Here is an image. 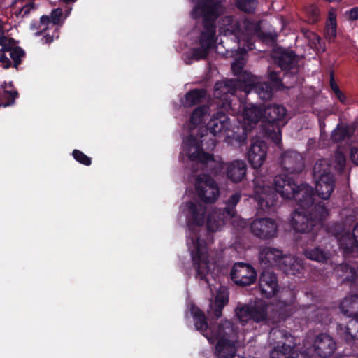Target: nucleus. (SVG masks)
<instances>
[{
    "mask_svg": "<svg viewBox=\"0 0 358 358\" xmlns=\"http://www.w3.org/2000/svg\"><path fill=\"white\" fill-rule=\"evenodd\" d=\"M290 179L277 176L272 189L264 176H255L252 180L255 199L263 210L276 206L279 196L294 200L299 207L292 214L291 226L299 233H309L313 229V187L307 183L296 184Z\"/></svg>",
    "mask_w": 358,
    "mask_h": 358,
    "instance_id": "f257e3e1",
    "label": "nucleus"
},
{
    "mask_svg": "<svg viewBox=\"0 0 358 358\" xmlns=\"http://www.w3.org/2000/svg\"><path fill=\"white\" fill-rule=\"evenodd\" d=\"M186 206L188 210L187 225L189 231L187 244L196 272V278L208 282L207 275L210 272V266L206 243L204 239H201L196 231V227H202L205 224L207 209L203 205L192 201L187 202Z\"/></svg>",
    "mask_w": 358,
    "mask_h": 358,
    "instance_id": "f03ea898",
    "label": "nucleus"
},
{
    "mask_svg": "<svg viewBox=\"0 0 358 358\" xmlns=\"http://www.w3.org/2000/svg\"><path fill=\"white\" fill-rule=\"evenodd\" d=\"M230 127V119L226 113L222 110L214 113L210 117L206 127H201L198 129L199 138L189 134L184 138L182 143V151L190 161L200 162L202 164H207L214 161L213 155L205 152L203 148V139L208 132L213 137L222 132L229 130Z\"/></svg>",
    "mask_w": 358,
    "mask_h": 358,
    "instance_id": "7ed1b4c3",
    "label": "nucleus"
},
{
    "mask_svg": "<svg viewBox=\"0 0 358 358\" xmlns=\"http://www.w3.org/2000/svg\"><path fill=\"white\" fill-rule=\"evenodd\" d=\"M245 62L243 58L236 59L231 64V69L234 75L236 77L234 79L217 81L214 86L213 95L217 99V106L221 109L228 110L231 108V97L234 96L238 90L241 91L245 85H251V79L254 75L244 69Z\"/></svg>",
    "mask_w": 358,
    "mask_h": 358,
    "instance_id": "20e7f679",
    "label": "nucleus"
},
{
    "mask_svg": "<svg viewBox=\"0 0 358 358\" xmlns=\"http://www.w3.org/2000/svg\"><path fill=\"white\" fill-rule=\"evenodd\" d=\"M265 134L279 145L282 143L281 129L285 125L286 108L282 105L268 104L264 106Z\"/></svg>",
    "mask_w": 358,
    "mask_h": 358,
    "instance_id": "39448f33",
    "label": "nucleus"
},
{
    "mask_svg": "<svg viewBox=\"0 0 358 358\" xmlns=\"http://www.w3.org/2000/svg\"><path fill=\"white\" fill-rule=\"evenodd\" d=\"M280 166L284 173L275 176L273 180H275L277 176H279V179L291 178L290 180L299 184L293 177L289 176V175H299L302 173L305 169L304 159L299 152L292 150L283 152L280 155ZM270 187L272 189L275 188L274 180H273V186Z\"/></svg>",
    "mask_w": 358,
    "mask_h": 358,
    "instance_id": "423d86ee",
    "label": "nucleus"
},
{
    "mask_svg": "<svg viewBox=\"0 0 358 358\" xmlns=\"http://www.w3.org/2000/svg\"><path fill=\"white\" fill-rule=\"evenodd\" d=\"M195 190L200 200L206 203L215 202L220 194L216 181L208 174L199 175L196 177Z\"/></svg>",
    "mask_w": 358,
    "mask_h": 358,
    "instance_id": "0eeeda50",
    "label": "nucleus"
},
{
    "mask_svg": "<svg viewBox=\"0 0 358 358\" xmlns=\"http://www.w3.org/2000/svg\"><path fill=\"white\" fill-rule=\"evenodd\" d=\"M230 279L237 286L245 287L255 283L257 273L254 267L245 262H235L232 266Z\"/></svg>",
    "mask_w": 358,
    "mask_h": 358,
    "instance_id": "6e6552de",
    "label": "nucleus"
},
{
    "mask_svg": "<svg viewBox=\"0 0 358 358\" xmlns=\"http://www.w3.org/2000/svg\"><path fill=\"white\" fill-rule=\"evenodd\" d=\"M224 10L223 4L219 0H198L191 12V16L194 20L201 17L218 19Z\"/></svg>",
    "mask_w": 358,
    "mask_h": 358,
    "instance_id": "1a4fd4ad",
    "label": "nucleus"
},
{
    "mask_svg": "<svg viewBox=\"0 0 358 358\" xmlns=\"http://www.w3.org/2000/svg\"><path fill=\"white\" fill-rule=\"evenodd\" d=\"M258 285L261 296L266 299H271L279 291L277 275L271 269L262 270L259 278Z\"/></svg>",
    "mask_w": 358,
    "mask_h": 358,
    "instance_id": "9d476101",
    "label": "nucleus"
},
{
    "mask_svg": "<svg viewBox=\"0 0 358 358\" xmlns=\"http://www.w3.org/2000/svg\"><path fill=\"white\" fill-rule=\"evenodd\" d=\"M252 234L261 239H269L277 234L278 226L274 220L271 218H259L250 224Z\"/></svg>",
    "mask_w": 358,
    "mask_h": 358,
    "instance_id": "9b49d317",
    "label": "nucleus"
},
{
    "mask_svg": "<svg viewBox=\"0 0 358 358\" xmlns=\"http://www.w3.org/2000/svg\"><path fill=\"white\" fill-rule=\"evenodd\" d=\"M329 230L338 240L340 247L345 252H350L357 247L355 236H351L349 229H347L343 224H335L330 227Z\"/></svg>",
    "mask_w": 358,
    "mask_h": 358,
    "instance_id": "f8f14e48",
    "label": "nucleus"
},
{
    "mask_svg": "<svg viewBox=\"0 0 358 358\" xmlns=\"http://www.w3.org/2000/svg\"><path fill=\"white\" fill-rule=\"evenodd\" d=\"M266 155L267 145L262 140H257L252 143L247 153L248 162L255 169L259 168L263 164Z\"/></svg>",
    "mask_w": 358,
    "mask_h": 358,
    "instance_id": "ddd939ff",
    "label": "nucleus"
},
{
    "mask_svg": "<svg viewBox=\"0 0 358 358\" xmlns=\"http://www.w3.org/2000/svg\"><path fill=\"white\" fill-rule=\"evenodd\" d=\"M250 80L251 85L248 83L245 85V87L241 91L247 94L254 92L264 101H267L272 98L273 92L275 90L271 86L268 82H262L258 77L255 76Z\"/></svg>",
    "mask_w": 358,
    "mask_h": 358,
    "instance_id": "4468645a",
    "label": "nucleus"
},
{
    "mask_svg": "<svg viewBox=\"0 0 358 358\" xmlns=\"http://www.w3.org/2000/svg\"><path fill=\"white\" fill-rule=\"evenodd\" d=\"M336 349L334 339L327 334H320L315 338V354L326 358L332 355Z\"/></svg>",
    "mask_w": 358,
    "mask_h": 358,
    "instance_id": "2eb2a0df",
    "label": "nucleus"
},
{
    "mask_svg": "<svg viewBox=\"0 0 358 358\" xmlns=\"http://www.w3.org/2000/svg\"><path fill=\"white\" fill-rule=\"evenodd\" d=\"M335 181L330 173L324 170V173L315 182V194L324 200L329 199L334 189Z\"/></svg>",
    "mask_w": 358,
    "mask_h": 358,
    "instance_id": "dca6fc26",
    "label": "nucleus"
},
{
    "mask_svg": "<svg viewBox=\"0 0 358 358\" xmlns=\"http://www.w3.org/2000/svg\"><path fill=\"white\" fill-rule=\"evenodd\" d=\"M282 256V251L271 247H264L259 252V263L263 269L276 266Z\"/></svg>",
    "mask_w": 358,
    "mask_h": 358,
    "instance_id": "f3484780",
    "label": "nucleus"
},
{
    "mask_svg": "<svg viewBox=\"0 0 358 358\" xmlns=\"http://www.w3.org/2000/svg\"><path fill=\"white\" fill-rule=\"evenodd\" d=\"M276 267L286 275H295L303 269L301 260L292 255L282 254Z\"/></svg>",
    "mask_w": 358,
    "mask_h": 358,
    "instance_id": "a211bd4d",
    "label": "nucleus"
},
{
    "mask_svg": "<svg viewBox=\"0 0 358 358\" xmlns=\"http://www.w3.org/2000/svg\"><path fill=\"white\" fill-rule=\"evenodd\" d=\"M247 165L245 161L241 159L234 160L227 164V178L234 183H238L245 177Z\"/></svg>",
    "mask_w": 358,
    "mask_h": 358,
    "instance_id": "6ab92c4d",
    "label": "nucleus"
},
{
    "mask_svg": "<svg viewBox=\"0 0 358 358\" xmlns=\"http://www.w3.org/2000/svg\"><path fill=\"white\" fill-rule=\"evenodd\" d=\"M229 298V289L226 287H220L217 290L213 303L211 306L213 316L215 319L221 317L224 307L228 304Z\"/></svg>",
    "mask_w": 358,
    "mask_h": 358,
    "instance_id": "aec40b11",
    "label": "nucleus"
},
{
    "mask_svg": "<svg viewBox=\"0 0 358 358\" xmlns=\"http://www.w3.org/2000/svg\"><path fill=\"white\" fill-rule=\"evenodd\" d=\"M277 63L284 72V79L289 73H295L296 71H291L296 62V54L293 51L283 50L280 52L276 58Z\"/></svg>",
    "mask_w": 358,
    "mask_h": 358,
    "instance_id": "412c9836",
    "label": "nucleus"
},
{
    "mask_svg": "<svg viewBox=\"0 0 358 358\" xmlns=\"http://www.w3.org/2000/svg\"><path fill=\"white\" fill-rule=\"evenodd\" d=\"M236 354V349L231 339L218 340L215 348V355L217 358H234Z\"/></svg>",
    "mask_w": 358,
    "mask_h": 358,
    "instance_id": "4be33fe9",
    "label": "nucleus"
},
{
    "mask_svg": "<svg viewBox=\"0 0 358 358\" xmlns=\"http://www.w3.org/2000/svg\"><path fill=\"white\" fill-rule=\"evenodd\" d=\"M337 278L341 282H352L358 283V268L357 271L352 265L342 264L334 268Z\"/></svg>",
    "mask_w": 358,
    "mask_h": 358,
    "instance_id": "5701e85b",
    "label": "nucleus"
},
{
    "mask_svg": "<svg viewBox=\"0 0 358 358\" xmlns=\"http://www.w3.org/2000/svg\"><path fill=\"white\" fill-rule=\"evenodd\" d=\"M341 311L349 317L358 318V294L345 297L340 303Z\"/></svg>",
    "mask_w": 358,
    "mask_h": 358,
    "instance_id": "b1692460",
    "label": "nucleus"
},
{
    "mask_svg": "<svg viewBox=\"0 0 358 358\" xmlns=\"http://www.w3.org/2000/svg\"><path fill=\"white\" fill-rule=\"evenodd\" d=\"M224 215L220 210H215L209 213L205 220L207 230L209 232H215L220 230L225 224Z\"/></svg>",
    "mask_w": 358,
    "mask_h": 358,
    "instance_id": "393cba45",
    "label": "nucleus"
},
{
    "mask_svg": "<svg viewBox=\"0 0 358 358\" xmlns=\"http://www.w3.org/2000/svg\"><path fill=\"white\" fill-rule=\"evenodd\" d=\"M337 34V20L336 10L330 8L328 12V17L324 28V36L326 39L332 43L334 41Z\"/></svg>",
    "mask_w": 358,
    "mask_h": 358,
    "instance_id": "a878e982",
    "label": "nucleus"
},
{
    "mask_svg": "<svg viewBox=\"0 0 358 358\" xmlns=\"http://www.w3.org/2000/svg\"><path fill=\"white\" fill-rule=\"evenodd\" d=\"M271 358H298L299 352L295 346L283 343L278 345L270 352Z\"/></svg>",
    "mask_w": 358,
    "mask_h": 358,
    "instance_id": "bb28decb",
    "label": "nucleus"
},
{
    "mask_svg": "<svg viewBox=\"0 0 358 358\" xmlns=\"http://www.w3.org/2000/svg\"><path fill=\"white\" fill-rule=\"evenodd\" d=\"M206 96L205 89H193L188 91L182 101L185 107H192L201 103Z\"/></svg>",
    "mask_w": 358,
    "mask_h": 358,
    "instance_id": "cd10ccee",
    "label": "nucleus"
},
{
    "mask_svg": "<svg viewBox=\"0 0 358 358\" xmlns=\"http://www.w3.org/2000/svg\"><path fill=\"white\" fill-rule=\"evenodd\" d=\"M236 335V332L233 324L227 320L219 324L214 332V336L218 340L222 338H234Z\"/></svg>",
    "mask_w": 358,
    "mask_h": 358,
    "instance_id": "c85d7f7f",
    "label": "nucleus"
},
{
    "mask_svg": "<svg viewBox=\"0 0 358 358\" xmlns=\"http://www.w3.org/2000/svg\"><path fill=\"white\" fill-rule=\"evenodd\" d=\"M247 129L245 127H235L231 134H227V141L234 145L241 146L247 140Z\"/></svg>",
    "mask_w": 358,
    "mask_h": 358,
    "instance_id": "c756f323",
    "label": "nucleus"
},
{
    "mask_svg": "<svg viewBox=\"0 0 358 358\" xmlns=\"http://www.w3.org/2000/svg\"><path fill=\"white\" fill-rule=\"evenodd\" d=\"M263 111L264 107L252 106L243 110V116L244 120L250 124H256L260 120L264 123V112Z\"/></svg>",
    "mask_w": 358,
    "mask_h": 358,
    "instance_id": "7c9ffc66",
    "label": "nucleus"
},
{
    "mask_svg": "<svg viewBox=\"0 0 358 358\" xmlns=\"http://www.w3.org/2000/svg\"><path fill=\"white\" fill-rule=\"evenodd\" d=\"M191 313L193 316L194 326L196 330L204 335V331L208 329L207 317L205 313L195 306H192Z\"/></svg>",
    "mask_w": 358,
    "mask_h": 358,
    "instance_id": "2f4dec72",
    "label": "nucleus"
},
{
    "mask_svg": "<svg viewBox=\"0 0 358 358\" xmlns=\"http://www.w3.org/2000/svg\"><path fill=\"white\" fill-rule=\"evenodd\" d=\"M267 304L264 302L256 303L252 305V321L260 322L267 319Z\"/></svg>",
    "mask_w": 358,
    "mask_h": 358,
    "instance_id": "473e14b6",
    "label": "nucleus"
},
{
    "mask_svg": "<svg viewBox=\"0 0 358 358\" xmlns=\"http://www.w3.org/2000/svg\"><path fill=\"white\" fill-rule=\"evenodd\" d=\"M336 332L338 337L345 341L347 343L352 345L357 340L355 336V330L349 328V322L347 325L338 324Z\"/></svg>",
    "mask_w": 358,
    "mask_h": 358,
    "instance_id": "72a5a7b5",
    "label": "nucleus"
},
{
    "mask_svg": "<svg viewBox=\"0 0 358 358\" xmlns=\"http://www.w3.org/2000/svg\"><path fill=\"white\" fill-rule=\"evenodd\" d=\"M241 198V194L239 192H235L226 201V206L222 210L223 214H226L227 216L232 217L236 215V206L240 201Z\"/></svg>",
    "mask_w": 358,
    "mask_h": 358,
    "instance_id": "f704fd0d",
    "label": "nucleus"
},
{
    "mask_svg": "<svg viewBox=\"0 0 358 358\" xmlns=\"http://www.w3.org/2000/svg\"><path fill=\"white\" fill-rule=\"evenodd\" d=\"M208 107L206 106H199L194 108L191 114L189 123L192 126L196 127L202 123L205 115L208 111Z\"/></svg>",
    "mask_w": 358,
    "mask_h": 358,
    "instance_id": "c9c22d12",
    "label": "nucleus"
},
{
    "mask_svg": "<svg viewBox=\"0 0 358 358\" xmlns=\"http://www.w3.org/2000/svg\"><path fill=\"white\" fill-rule=\"evenodd\" d=\"M49 28L50 17L48 15H42L39 21L34 20L30 24V29L36 31V36L42 35Z\"/></svg>",
    "mask_w": 358,
    "mask_h": 358,
    "instance_id": "e433bc0d",
    "label": "nucleus"
},
{
    "mask_svg": "<svg viewBox=\"0 0 358 358\" xmlns=\"http://www.w3.org/2000/svg\"><path fill=\"white\" fill-rule=\"evenodd\" d=\"M257 0H235L234 6L241 11L252 14L255 11Z\"/></svg>",
    "mask_w": 358,
    "mask_h": 358,
    "instance_id": "4c0bfd02",
    "label": "nucleus"
},
{
    "mask_svg": "<svg viewBox=\"0 0 358 358\" xmlns=\"http://www.w3.org/2000/svg\"><path fill=\"white\" fill-rule=\"evenodd\" d=\"M352 130L347 126H338L331 134L332 140L334 142H340L351 136Z\"/></svg>",
    "mask_w": 358,
    "mask_h": 358,
    "instance_id": "58836bf2",
    "label": "nucleus"
},
{
    "mask_svg": "<svg viewBox=\"0 0 358 358\" xmlns=\"http://www.w3.org/2000/svg\"><path fill=\"white\" fill-rule=\"evenodd\" d=\"M252 305H245L236 310V315L242 323L245 324L252 320Z\"/></svg>",
    "mask_w": 358,
    "mask_h": 358,
    "instance_id": "ea45409f",
    "label": "nucleus"
},
{
    "mask_svg": "<svg viewBox=\"0 0 358 358\" xmlns=\"http://www.w3.org/2000/svg\"><path fill=\"white\" fill-rule=\"evenodd\" d=\"M209 51L210 49L200 45L198 48H192L187 55L189 59L199 61L206 59L209 54Z\"/></svg>",
    "mask_w": 358,
    "mask_h": 358,
    "instance_id": "a19ab883",
    "label": "nucleus"
},
{
    "mask_svg": "<svg viewBox=\"0 0 358 358\" xmlns=\"http://www.w3.org/2000/svg\"><path fill=\"white\" fill-rule=\"evenodd\" d=\"M215 33L201 31L199 37V45H203L208 49H211L214 45Z\"/></svg>",
    "mask_w": 358,
    "mask_h": 358,
    "instance_id": "79ce46f5",
    "label": "nucleus"
},
{
    "mask_svg": "<svg viewBox=\"0 0 358 358\" xmlns=\"http://www.w3.org/2000/svg\"><path fill=\"white\" fill-rule=\"evenodd\" d=\"M10 56L13 61V66L15 68L22 63V59L25 56L24 50L20 46H15L10 52Z\"/></svg>",
    "mask_w": 358,
    "mask_h": 358,
    "instance_id": "37998d69",
    "label": "nucleus"
},
{
    "mask_svg": "<svg viewBox=\"0 0 358 358\" xmlns=\"http://www.w3.org/2000/svg\"><path fill=\"white\" fill-rule=\"evenodd\" d=\"M329 215V210L324 203L320 202L315 205V223L316 220L319 222L324 220Z\"/></svg>",
    "mask_w": 358,
    "mask_h": 358,
    "instance_id": "c03bdc74",
    "label": "nucleus"
},
{
    "mask_svg": "<svg viewBox=\"0 0 358 358\" xmlns=\"http://www.w3.org/2000/svg\"><path fill=\"white\" fill-rule=\"evenodd\" d=\"M280 72L278 73L275 71H271L268 75V80L267 82L269 83L275 91L283 86V79L280 78Z\"/></svg>",
    "mask_w": 358,
    "mask_h": 358,
    "instance_id": "a18cd8bd",
    "label": "nucleus"
},
{
    "mask_svg": "<svg viewBox=\"0 0 358 358\" xmlns=\"http://www.w3.org/2000/svg\"><path fill=\"white\" fill-rule=\"evenodd\" d=\"M72 156L76 161L83 165L90 166L92 164V159L79 150H73Z\"/></svg>",
    "mask_w": 358,
    "mask_h": 358,
    "instance_id": "49530a36",
    "label": "nucleus"
},
{
    "mask_svg": "<svg viewBox=\"0 0 358 358\" xmlns=\"http://www.w3.org/2000/svg\"><path fill=\"white\" fill-rule=\"evenodd\" d=\"M0 45L1 46V51L3 52H10L15 46V40L13 38H8L5 36H1Z\"/></svg>",
    "mask_w": 358,
    "mask_h": 358,
    "instance_id": "de8ad7c7",
    "label": "nucleus"
},
{
    "mask_svg": "<svg viewBox=\"0 0 358 358\" xmlns=\"http://www.w3.org/2000/svg\"><path fill=\"white\" fill-rule=\"evenodd\" d=\"M315 318L317 319L318 322L327 324L330 322L329 310L326 308H317L315 310Z\"/></svg>",
    "mask_w": 358,
    "mask_h": 358,
    "instance_id": "09e8293b",
    "label": "nucleus"
},
{
    "mask_svg": "<svg viewBox=\"0 0 358 358\" xmlns=\"http://www.w3.org/2000/svg\"><path fill=\"white\" fill-rule=\"evenodd\" d=\"M331 114V110L328 108H325L323 110H318L317 116L318 118V124L320 129L321 134L324 132L325 124L324 120L326 117L329 116Z\"/></svg>",
    "mask_w": 358,
    "mask_h": 358,
    "instance_id": "8fccbe9b",
    "label": "nucleus"
},
{
    "mask_svg": "<svg viewBox=\"0 0 358 358\" xmlns=\"http://www.w3.org/2000/svg\"><path fill=\"white\" fill-rule=\"evenodd\" d=\"M62 16V8L53 9L50 13V26L54 27L58 25L60 22L61 17Z\"/></svg>",
    "mask_w": 358,
    "mask_h": 358,
    "instance_id": "3c124183",
    "label": "nucleus"
},
{
    "mask_svg": "<svg viewBox=\"0 0 358 358\" xmlns=\"http://www.w3.org/2000/svg\"><path fill=\"white\" fill-rule=\"evenodd\" d=\"M5 98L7 99V101L3 103L4 107L10 106L15 103V99L18 97V92L17 90H5Z\"/></svg>",
    "mask_w": 358,
    "mask_h": 358,
    "instance_id": "603ef678",
    "label": "nucleus"
},
{
    "mask_svg": "<svg viewBox=\"0 0 358 358\" xmlns=\"http://www.w3.org/2000/svg\"><path fill=\"white\" fill-rule=\"evenodd\" d=\"M217 19L203 17V31L212 32L215 34V21Z\"/></svg>",
    "mask_w": 358,
    "mask_h": 358,
    "instance_id": "864d4df0",
    "label": "nucleus"
},
{
    "mask_svg": "<svg viewBox=\"0 0 358 358\" xmlns=\"http://www.w3.org/2000/svg\"><path fill=\"white\" fill-rule=\"evenodd\" d=\"M334 162L336 168L338 171H341L345 164V157L344 154L340 151H337L334 156Z\"/></svg>",
    "mask_w": 358,
    "mask_h": 358,
    "instance_id": "5fc2aeb1",
    "label": "nucleus"
},
{
    "mask_svg": "<svg viewBox=\"0 0 358 358\" xmlns=\"http://www.w3.org/2000/svg\"><path fill=\"white\" fill-rule=\"evenodd\" d=\"M313 345L309 344V337H307L304 341L305 349L301 352V358H313Z\"/></svg>",
    "mask_w": 358,
    "mask_h": 358,
    "instance_id": "6e6d98bb",
    "label": "nucleus"
},
{
    "mask_svg": "<svg viewBox=\"0 0 358 358\" xmlns=\"http://www.w3.org/2000/svg\"><path fill=\"white\" fill-rule=\"evenodd\" d=\"M258 36L263 42L267 44L273 45L276 42V35L272 33L261 31Z\"/></svg>",
    "mask_w": 358,
    "mask_h": 358,
    "instance_id": "4d7b16f0",
    "label": "nucleus"
},
{
    "mask_svg": "<svg viewBox=\"0 0 358 358\" xmlns=\"http://www.w3.org/2000/svg\"><path fill=\"white\" fill-rule=\"evenodd\" d=\"M317 40V43L315 42V52L317 54H320L326 50L325 42L318 36L315 34V40Z\"/></svg>",
    "mask_w": 358,
    "mask_h": 358,
    "instance_id": "13d9d810",
    "label": "nucleus"
},
{
    "mask_svg": "<svg viewBox=\"0 0 358 358\" xmlns=\"http://www.w3.org/2000/svg\"><path fill=\"white\" fill-rule=\"evenodd\" d=\"M328 258L327 254L324 251L317 248L315 249V261L324 262Z\"/></svg>",
    "mask_w": 358,
    "mask_h": 358,
    "instance_id": "bf43d9fd",
    "label": "nucleus"
},
{
    "mask_svg": "<svg viewBox=\"0 0 358 358\" xmlns=\"http://www.w3.org/2000/svg\"><path fill=\"white\" fill-rule=\"evenodd\" d=\"M349 328L352 329V330H355V336L358 340V317L352 319L349 321Z\"/></svg>",
    "mask_w": 358,
    "mask_h": 358,
    "instance_id": "052dcab7",
    "label": "nucleus"
},
{
    "mask_svg": "<svg viewBox=\"0 0 358 358\" xmlns=\"http://www.w3.org/2000/svg\"><path fill=\"white\" fill-rule=\"evenodd\" d=\"M0 62L3 64V67L4 69H8L11 66L10 60L5 54L0 55Z\"/></svg>",
    "mask_w": 358,
    "mask_h": 358,
    "instance_id": "680f3d73",
    "label": "nucleus"
},
{
    "mask_svg": "<svg viewBox=\"0 0 358 358\" xmlns=\"http://www.w3.org/2000/svg\"><path fill=\"white\" fill-rule=\"evenodd\" d=\"M350 157L352 162L358 165V148H352L350 150Z\"/></svg>",
    "mask_w": 358,
    "mask_h": 358,
    "instance_id": "e2e57ef3",
    "label": "nucleus"
},
{
    "mask_svg": "<svg viewBox=\"0 0 358 358\" xmlns=\"http://www.w3.org/2000/svg\"><path fill=\"white\" fill-rule=\"evenodd\" d=\"M55 32L56 35L55 34H53L52 35H50L49 34H46L44 36V38L45 39V43H48V44L51 43L53 41L55 36L56 38L59 37L58 29L57 27L55 28Z\"/></svg>",
    "mask_w": 358,
    "mask_h": 358,
    "instance_id": "0e129e2a",
    "label": "nucleus"
},
{
    "mask_svg": "<svg viewBox=\"0 0 358 358\" xmlns=\"http://www.w3.org/2000/svg\"><path fill=\"white\" fill-rule=\"evenodd\" d=\"M330 87H331V90L333 91V92L334 93V94L336 93H337V92H339L341 90L339 89V87L338 86V85L334 81V76H333L332 73L331 74V78H330Z\"/></svg>",
    "mask_w": 358,
    "mask_h": 358,
    "instance_id": "69168bd1",
    "label": "nucleus"
},
{
    "mask_svg": "<svg viewBox=\"0 0 358 358\" xmlns=\"http://www.w3.org/2000/svg\"><path fill=\"white\" fill-rule=\"evenodd\" d=\"M349 17L351 20H358V7H355L349 10L348 12Z\"/></svg>",
    "mask_w": 358,
    "mask_h": 358,
    "instance_id": "338daca9",
    "label": "nucleus"
},
{
    "mask_svg": "<svg viewBox=\"0 0 358 358\" xmlns=\"http://www.w3.org/2000/svg\"><path fill=\"white\" fill-rule=\"evenodd\" d=\"M335 96L340 101L341 103H346V101H347L346 96L342 92L341 90H340L339 92H337V93L335 94Z\"/></svg>",
    "mask_w": 358,
    "mask_h": 358,
    "instance_id": "774afa93",
    "label": "nucleus"
}]
</instances>
